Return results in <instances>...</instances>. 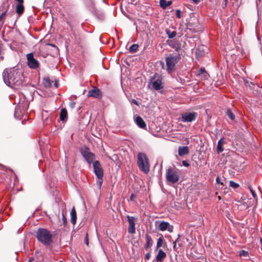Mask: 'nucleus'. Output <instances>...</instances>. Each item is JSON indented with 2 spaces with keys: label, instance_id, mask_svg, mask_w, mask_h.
I'll return each instance as SVG.
<instances>
[{
  "label": "nucleus",
  "instance_id": "f03ea898",
  "mask_svg": "<svg viewBox=\"0 0 262 262\" xmlns=\"http://www.w3.org/2000/svg\"><path fill=\"white\" fill-rule=\"evenodd\" d=\"M37 240L45 246L51 245L52 242V235L47 229L39 228L36 232Z\"/></svg>",
  "mask_w": 262,
  "mask_h": 262
},
{
  "label": "nucleus",
  "instance_id": "473e14b6",
  "mask_svg": "<svg viewBox=\"0 0 262 262\" xmlns=\"http://www.w3.org/2000/svg\"><path fill=\"white\" fill-rule=\"evenodd\" d=\"M84 243L87 246H89V239H88V234H86L85 236L84 237Z\"/></svg>",
  "mask_w": 262,
  "mask_h": 262
},
{
  "label": "nucleus",
  "instance_id": "e433bc0d",
  "mask_svg": "<svg viewBox=\"0 0 262 262\" xmlns=\"http://www.w3.org/2000/svg\"><path fill=\"white\" fill-rule=\"evenodd\" d=\"M247 254V252L244 250H242L240 253V255L245 256Z\"/></svg>",
  "mask_w": 262,
  "mask_h": 262
},
{
  "label": "nucleus",
  "instance_id": "7ed1b4c3",
  "mask_svg": "<svg viewBox=\"0 0 262 262\" xmlns=\"http://www.w3.org/2000/svg\"><path fill=\"white\" fill-rule=\"evenodd\" d=\"M137 164L139 169L145 173L149 171L150 164L146 155L143 152H139L137 155Z\"/></svg>",
  "mask_w": 262,
  "mask_h": 262
},
{
  "label": "nucleus",
  "instance_id": "cd10ccee",
  "mask_svg": "<svg viewBox=\"0 0 262 262\" xmlns=\"http://www.w3.org/2000/svg\"><path fill=\"white\" fill-rule=\"evenodd\" d=\"M138 45L137 44H133L129 48V51L131 53H135L138 49Z\"/></svg>",
  "mask_w": 262,
  "mask_h": 262
},
{
  "label": "nucleus",
  "instance_id": "f3484780",
  "mask_svg": "<svg viewBox=\"0 0 262 262\" xmlns=\"http://www.w3.org/2000/svg\"><path fill=\"white\" fill-rule=\"evenodd\" d=\"M205 48L204 46H200L196 49L195 54L198 58L200 57L205 54Z\"/></svg>",
  "mask_w": 262,
  "mask_h": 262
},
{
  "label": "nucleus",
  "instance_id": "39448f33",
  "mask_svg": "<svg viewBox=\"0 0 262 262\" xmlns=\"http://www.w3.org/2000/svg\"><path fill=\"white\" fill-rule=\"evenodd\" d=\"M179 59L180 58L178 56L172 55H169L166 58V70L168 73H171L174 70V67Z\"/></svg>",
  "mask_w": 262,
  "mask_h": 262
},
{
  "label": "nucleus",
  "instance_id": "7c9ffc66",
  "mask_svg": "<svg viewBox=\"0 0 262 262\" xmlns=\"http://www.w3.org/2000/svg\"><path fill=\"white\" fill-rule=\"evenodd\" d=\"M176 16L178 18H180L183 16L182 12L180 10L177 9L176 11Z\"/></svg>",
  "mask_w": 262,
  "mask_h": 262
},
{
  "label": "nucleus",
  "instance_id": "20e7f679",
  "mask_svg": "<svg viewBox=\"0 0 262 262\" xmlns=\"http://www.w3.org/2000/svg\"><path fill=\"white\" fill-rule=\"evenodd\" d=\"M165 177L167 184L171 185L179 181L180 179L179 172L176 169L169 167L166 170Z\"/></svg>",
  "mask_w": 262,
  "mask_h": 262
},
{
  "label": "nucleus",
  "instance_id": "c9c22d12",
  "mask_svg": "<svg viewBox=\"0 0 262 262\" xmlns=\"http://www.w3.org/2000/svg\"><path fill=\"white\" fill-rule=\"evenodd\" d=\"M62 220L63 224L66 225L67 224V219L63 213H62Z\"/></svg>",
  "mask_w": 262,
  "mask_h": 262
},
{
  "label": "nucleus",
  "instance_id": "bb28decb",
  "mask_svg": "<svg viewBox=\"0 0 262 262\" xmlns=\"http://www.w3.org/2000/svg\"><path fill=\"white\" fill-rule=\"evenodd\" d=\"M166 32L167 35H168V37L169 38H172L174 37L177 35V33L176 31L170 32L169 30H166Z\"/></svg>",
  "mask_w": 262,
  "mask_h": 262
},
{
  "label": "nucleus",
  "instance_id": "a878e982",
  "mask_svg": "<svg viewBox=\"0 0 262 262\" xmlns=\"http://www.w3.org/2000/svg\"><path fill=\"white\" fill-rule=\"evenodd\" d=\"M164 243V238L162 236H161L160 237H159L158 239L157 243V248H159L161 247L162 246L163 244Z\"/></svg>",
  "mask_w": 262,
  "mask_h": 262
},
{
  "label": "nucleus",
  "instance_id": "423d86ee",
  "mask_svg": "<svg viewBox=\"0 0 262 262\" xmlns=\"http://www.w3.org/2000/svg\"><path fill=\"white\" fill-rule=\"evenodd\" d=\"M28 67L32 69H36L39 67V62L34 58L33 54L28 53L26 55Z\"/></svg>",
  "mask_w": 262,
  "mask_h": 262
},
{
  "label": "nucleus",
  "instance_id": "f8f14e48",
  "mask_svg": "<svg viewBox=\"0 0 262 262\" xmlns=\"http://www.w3.org/2000/svg\"><path fill=\"white\" fill-rule=\"evenodd\" d=\"M158 229L161 231L167 230L169 232H171L173 231V226L168 222H161L158 226Z\"/></svg>",
  "mask_w": 262,
  "mask_h": 262
},
{
  "label": "nucleus",
  "instance_id": "ddd939ff",
  "mask_svg": "<svg viewBox=\"0 0 262 262\" xmlns=\"http://www.w3.org/2000/svg\"><path fill=\"white\" fill-rule=\"evenodd\" d=\"M101 95L100 91L98 89H93L89 91L88 96L89 97H94L99 98Z\"/></svg>",
  "mask_w": 262,
  "mask_h": 262
},
{
  "label": "nucleus",
  "instance_id": "49530a36",
  "mask_svg": "<svg viewBox=\"0 0 262 262\" xmlns=\"http://www.w3.org/2000/svg\"><path fill=\"white\" fill-rule=\"evenodd\" d=\"M245 83L246 85H248V82L247 81H246V80H245Z\"/></svg>",
  "mask_w": 262,
  "mask_h": 262
},
{
  "label": "nucleus",
  "instance_id": "c756f323",
  "mask_svg": "<svg viewBox=\"0 0 262 262\" xmlns=\"http://www.w3.org/2000/svg\"><path fill=\"white\" fill-rule=\"evenodd\" d=\"M229 186L232 188H236L239 186V185L232 181H230Z\"/></svg>",
  "mask_w": 262,
  "mask_h": 262
},
{
  "label": "nucleus",
  "instance_id": "aec40b11",
  "mask_svg": "<svg viewBox=\"0 0 262 262\" xmlns=\"http://www.w3.org/2000/svg\"><path fill=\"white\" fill-rule=\"evenodd\" d=\"M136 122L137 124L141 128H144L146 127V124L143 120L139 116L136 118Z\"/></svg>",
  "mask_w": 262,
  "mask_h": 262
},
{
  "label": "nucleus",
  "instance_id": "5701e85b",
  "mask_svg": "<svg viewBox=\"0 0 262 262\" xmlns=\"http://www.w3.org/2000/svg\"><path fill=\"white\" fill-rule=\"evenodd\" d=\"M24 11V7L23 4H18L16 6V13L18 14H21Z\"/></svg>",
  "mask_w": 262,
  "mask_h": 262
},
{
  "label": "nucleus",
  "instance_id": "b1692460",
  "mask_svg": "<svg viewBox=\"0 0 262 262\" xmlns=\"http://www.w3.org/2000/svg\"><path fill=\"white\" fill-rule=\"evenodd\" d=\"M52 82L49 78H45L43 79V84L45 87L49 88L51 86Z\"/></svg>",
  "mask_w": 262,
  "mask_h": 262
},
{
  "label": "nucleus",
  "instance_id": "9b49d317",
  "mask_svg": "<svg viewBox=\"0 0 262 262\" xmlns=\"http://www.w3.org/2000/svg\"><path fill=\"white\" fill-rule=\"evenodd\" d=\"M93 167L94 172L97 177H103L102 168L98 161H96L93 163Z\"/></svg>",
  "mask_w": 262,
  "mask_h": 262
},
{
  "label": "nucleus",
  "instance_id": "c85d7f7f",
  "mask_svg": "<svg viewBox=\"0 0 262 262\" xmlns=\"http://www.w3.org/2000/svg\"><path fill=\"white\" fill-rule=\"evenodd\" d=\"M98 178V180L97 181V184L98 185L99 188H100L102 181H103V177H97Z\"/></svg>",
  "mask_w": 262,
  "mask_h": 262
},
{
  "label": "nucleus",
  "instance_id": "79ce46f5",
  "mask_svg": "<svg viewBox=\"0 0 262 262\" xmlns=\"http://www.w3.org/2000/svg\"><path fill=\"white\" fill-rule=\"evenodd\" d=\"M216 182L217 183H220V178L219 177H217L216 178ZM221 184L223 185H224L223 183H221Z\"/></svg>",
  "mask_w": 262,
  "mask_h": 262
},
{
  "label": "nucleus",
  "instance_id": "9d476101",
  "mask_svg": "<svg viewBox=\"0 0 262 262\" xmlns=\"http://www.w3.org/2000/svg\"><path fill=\"white\" fill-rule=\"evenodd\" d=\"M127 219L129 224L127 229L128 232L130 234H135L136 232L135 222L136 221L137 219L134 216H130L129 215L127 216Z\"/></svg>",
  "mask_w": 262,
  "mask_h": 262
},
{
  "label": "nucleus",
  "instance_id": "6e6552de",
  "mask_svg": "<svg viewBox=\"0 0 262 262\" xmlns=\"http://www.w3.org/2000/svg\"><path fill=\"white\" fill-rule=\"evenodd\" d=\"M197 113L195 112H186L182 114L181 121L183 122H191L195 120L197 117Z\"/></svg>",
  "mask_w": 262,
  "mask_h": 262
},
{
  "label": "nucleus",
  "instance_id": "37998d69",
  "mask_svg": "<svg viewBox=\"0 0 262 262\" xmlns=\"http://www.w3.org/2000/svg\"><path fill=\"white\" fill-rule=\"evenodd\" d=\"M224 1L225 2V3L223 4V7L225 8L227 6L228 0H224Z\"/></svg>",
  "mask_w": 262,
  "mask_h": 262
},
{
  "label": "nucleus",
  "instance_id": "de8ad7c7",
  "mask_svg": "<svg viewBox=\"0 0 262 262\" xmlns=\"http://www.w3.org/2000/svg\"><path fill=\"white\" fill-rule=\"evenodd\" d=\"M55 85L56 88H57V82L55 83Z\"/></svg>",
  "mask_w": 262,
  "mask_h": 262
},
{
  "label": "nucleus",
  "instance_id": "4c0bfd02",
  "mask_svg": "<svg viewBox=\"0 0 262 262\" xmlns=\"http://www.w3.org/2000/svg\"><path fill=\"white\" fill-rule=\"evenodd\" d=\"M131 102H132V103H134V104H136V105H139V102H138V101H137L136 100H135V99H133V100H132V101H131Z\"/></svg>",
  "mask_w": 262,
  "mask_h": 262
},
{
  "label": "nucleus",
  "instance_id": "1a4fd4ad",
  "mask_svg": "<svg viewBox=\"0 0 262 262\" xmlns=\"http://www.w3.org/2000/svg\"><path fill=\"white\" fill-rule=\"evenodd\" d=\"M162 79L161 76H155L151 79L150 83L154 89L159 90L163 88Z\"/></svg>",
  "mask_w": 262,
  "mask_h": 262
},
{
  "label": "nucleus",
  "instance_id": "3c124183",
  "mask_svg": "<svg viewBox=\"0 0 262 262\" xmlns=\"http://www.w3.org/2000/svg\"><path fill=\"white\" fill-rule=\"evenodd\" d=\"M162 66H164V62H163L162 63Z\"/></svg>",
  "mask_w": 262,
  "mask_h": 262
},
{
  "label": "nucleus",
  "instance_id": "f257e3e1",
  "mask_svg": "<svg viewBox=\"0 0 262 262\" xmlns=\"http://www.w3.org/2000/svg\"><path fill=\"white\" fill-rule=\"evenodd\" d=\"M3 76L5 83L11 87L21 85L24 80L22 70L17 67L6 69L3 73Z\"/></svg>",
  "mask_w": 262,
  "mask_h": 262
},
{
  "label": "nucleus",
  "instance_id": "a211bd4d",
  "mask_svg": "<svg viewBox=\"0 0 262 262\" xmlns=\"http://www.w3.org/2000/svg\"><path fill=\"white\" fill-rule=\"evenodd\" d=\"M225 144V141L223 138L221 139L217 143L216 151L218 154L222 152L224 150L223 145Z\"/></svg>",
  "mask_w": 262,
  "mask_h": 262
},
{
  "label": "nucleus",
  "instance_id": "ea45409f",
  "mask_svg": "<svg viewBox=\"0 0 262 262\" xmlns=\"http://www.w3.org/2000/svg\"><path fill=\"white\" fill-rule=\"evenodd\" d=\"M182 163H183V165L186 167H188L189 165V164L188 163V162L186 161H183L182 162Z\"/></svg>",
  "mask_w": 262,
  "mask_h": 262
},
{
  "label": "nucleus",
  "instance_id": "4be33fe9",
  "mask_svg": "<svg viewBox=\"0 0 262 262\" xmlns=\"http://www.w3.org/2000/svg\"><path fill=\"white\" fill-rule=\"evenodd\" d=\"M67 118V112L66 109L61 110L60 113V119L62 121H65Z\"/></svg>",
  "mask_w": 262,
  "mask_h": 262
},
{
  "label": "nucleus",
  "instance_id": "412c9836",
  "mask_svg": "<svg viewBox=\"0 0 262 262\" xmlns=\"http://www.w3.org/2000/svg\"><path fill=\"white\" fill-rule=\"evenodd\" d=\"M171 4V1H167L166 0H160V6L163 9H166L168 6Z\"/></svg>",
  "mask_w": 262,
  "mask_h": 262
},
{
  "label": "nucleus",
  "instance_id": "603ef678",
  "mask_svg": "<svg viewBox=\"0 0 262 262\" xmlns=\"http://www.w3.org/2000/svg\"><path fill=\"white\" fill-rule=\"evenodd\" d=\"M60 262H63V261L60 260Z\"/></svg>",
  "mask_w": 262,
  "mask_h": 262
},
{
  "label": "nucleus",
  "instance_id": "393cba45",
  "mask_svg": "<svg viewBox=\"0 0 262 262\" xmlns=\"http://www.w3.org/2000/svg\"><path fill=\"white\" fill-rule=\"evenodd\" d=\"M226 114L231 120H234L235 116L230 109L227 110Z\"/></svg>",
  "mask_w": 262,
  "mask_h": 262
},
{
  "label": "nucleus",
  "instance_id": "f704fd0d",
  "mask_svg": "<svg viewBox=\"0 0 262 262\" xmlns=\"http://www.w3.org/2000/svg\"><path fill=\"white\" fill-rule=\"evenodd\" d=\"M205 72H206V71H205V69L204 68H201L199 70V74H203V73H204Z\"/></svg>",
  "mask_w": 262,
  "mask_h": 262
},
{
  "label": "nucleus",
  "instance_id": "2f4dec72",
  "mask_svg": "<svg viewBox=\"0 0 262 262\" xmlns=\"http://www.w3.org/2000/svg\"><path fill=\"white\" fill-rule=\"evenodd\" d=\"M249 189H250V191L251 193H252V195L253 197L255 199L257 200V195H256V194L255 192H254V190H253V189H252L251 187H249Z\"/></svg>",
  "mask_w": 262,
  "mask_h": 262
},
{
  "label": "nucleus",
  "instance_id": "72a5a7b5",
  "mask_svg": "<svg viewBox=\"0 0 262 262\" xmlns=\"http://www.w3.org/2000/svg\"><path fill=\"white\" fill-rule=\"evenodd\" d=\"M150 257V252L149 251L148 253H147L145 255V258L147 260L149 259Z\"/></svg>",
  "mask_w": 262,
  "mask_h": 262
},
{
  "label": "nucleus",
  "instance_id": "6ab92c4d",
  "mask_svg": "<svg viewBox=\"0 0 262 262\" xmlns=\"http://www.w3.org/2000/svg\"><path fill=\"white\" fill-rule=\"evenodd\" d=\"M71 215V222L73 225H75L76 223L77 216H76V212L75 210V208H73L71 211L70 213Z\"/></svg>",
  "mask_w": 262,
  "mask_h": 262
},
{
  "label": "nucleus",
  "instance_id": "58836bf2",
  "mask_svg": "<svg viewBox=\"0 0 262 262\" xmlns=\"http://www.w3.org/2000/svg\"><path fill=\"white\" fill-rule=\"evenodd\" d=\"M135 198H136V195L134 194H132L130 195V201H134Z\"/></svg>",
  "mask_w": 262,
  "mask_h": 262
},
{
  "label": "nucleus",
  "instance_id": "0eeeda50",
  "mask_svg": "<svg viewBox=\"0 0 262 262\" xmlns=\"http://www.w3.org/2000/svg\"><path fill=\"white\" fill-rule=\"evenodd\" d=\"M80 151L88 163H90L95 159V155L91 152L88 148L85 147L83 149H81Z\"/></svg>",
  "mask_w": 262,
  "mask_h": 262
},
{
  "label": "nucleus",
  "instance_id": "2eb2a0df",
  "mask_svg": "<svg viewBox=\"0 0 262 262\" xmlns=\"http://www.w3.org/2000/svg\"><path fill=\"white\" fill-rule=\"evenodd\" d=\"M189 153V148L187 146H180L178 149L179 155L181 157L186 155Z\"/></svg>",
  "mask_w": 262,
  "mask_h": 262
},
{
  "label": "nucleus",
  "instance_id": "09e8293b",
  "mask_svg": "<svg viewBox=\"0 0 262 262\" xmlns=\"http://www.w3.org/2000/svg\"><path fill=\"white\" fill-rule=\"evenodd\" d=\"M1 59L2 60H3L4 57H3V56H1Z\"/></svg>",
  "mask_w": 262,
  "mask_h": 262
},
{
  "label": "nucleus",
  "instance_id": "4468645a",
  "mask_svg": "<svg viewBox=\"0 0 262 262\" xmlns=\"http://www.w3.org/2000/svg\"><path fill=\"white\" fill-rule=\"evenodd\" d=\"M146 244L145 245V249L148 251L152 245L153 241L151 237L147 234L145 235Z\"/></svg>",
  "mask_w": 262,
  "mask_h": 262
},
{
  "label": "nucleus",
  "instance_id": "a19ab883",
  "mask_svg": "<svg viewBox=\"0 0 262 262\" xmlns=\"http://www.w3.org/2000/svg\"><path fill=\"white\" fill-rule=\"evenodd\" d=\"M75 103L74 102H71L70 103V106H71V108H74L75 107Z\"/></svg>",
  "mask_w": 262,
  "mask_h": 262
},
{
  "label": "nucleus",
  "instance_id": "dca6fc26",
  "mask_svg": "<svg viewBox=\"0 0 262 262\" xmlns=\"http://www.w3.org/2000/svg\"><path fill=\"white\" fill-rule=\"evenodd\" d=\"M166 257L165 253L162 250L160 249L158 251V254L156 256V260L157 261H162Z\"/></svg>",
  "mask_w": 262,
  "mask_h": 262
},
{
  "label": "nucleus",
  "instance_id": "8fccbe9b",
  "mask_svg": "<svg viewBox=\"0 0 262 262\" xmlns=\"http://www.w3.org/2000/svg\"><path fill=\"white\" fill-rule=\"evenodd\" d=\"M261 243L262 244V238H260V239Z\"/></svg>",
  "mask_w": 262,
  "mask_h": 262
},
{
  "label": "nucleus",
  "instance_id": "c03bdc74",
  "mask_svg": "<svg viewBox=\"0 0 262 262\" xmlns=\"http://www.w3.org/2000/svg\"><path fill=\"white\" fill-rule=\"evenodd\" d=\"M192 1H193V3H194L195 4H198L200 1V0H192Z\"/></svg>",
  "mask_w": 262,
  "mask_h": 262
},
{
  "label": "nucleus",
  "instance_id": "a18cd8bd",
  "mask_svg": "<svg viewBox=\"0 0 262 262\" xmlns=\"http://www.w3.org/2000/svg\"><path fill=\"white\" fill-rule=\"evenodd\" d=\"M5 13H3L1 16H0V21L1 20V19H2V17L4 15Z\"/></svg>",
  "mask_w": 262,
  "mask_h": 262
}]
</instances>
